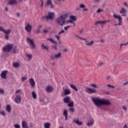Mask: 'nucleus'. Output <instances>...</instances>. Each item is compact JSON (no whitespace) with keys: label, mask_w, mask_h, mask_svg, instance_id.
Returning a JSON list of instances; mask_svg holds the SVG:
<instances>
[{"label":"nucleus","mask_w":128,"mask_h":128,"mask_svg":"<svg viewBox=\"0 0 128 128\" xmlns=\"http://www.w3.org/2000/svg\"><path fill=\"white\" fill-rule=\"evenodd\" d=\"M92 100L94 106L98 108L102 106H110L112 104L110 100L108 99H100L98 97H93L92 98Z\"/></svg>","instance_id":"obj_1"},{"label":"nucleus","mask_w":128,"mask_h":128,"mask_svg":"<svg viewBox=\"0 0 128 128\" xmlns=\"http://www.w3.org/2000/svg\"><path fill=\"white\" fill-rule=\"evenodd\" d=\"M68 14L66 13L63 14L56 19V22L60 26H64V24H66V20L68 18Z\"/></svg>","instance_id":"obj_2"},{"label":"nucleus","mask_w":128,"mask_h":128,"mask_svg":"<svg viewBox=\"0 0 128 128\" xmlns=\"http://www.w3.org/2000/svg\"><path fill=\"white\" fill-rule=\"evenodd\" d=\"M70 20H68L66 22L67 24H72V26H76V23L74 22H76L78 18L74 15H71L69 17Z\"/></svg>","instance_id":"obj_3"},{"label":"nucleus","mask_w":128,"mask_h":128,"mask_svg":"<svg viewBox=\"0 0 128 128\" xmlns=\"http://www.w3.org/2000/svg\"><path fill=\"white\" fill-rule=\"evenodd\" d=\"M113 18H115L116 20H118V24H114L115 26H121L122 22V16L115 14H113Z\"/></svg>","instance_id":"obj_4"},{"label":"nucleus","mask_w":128,"mask_h":128,"mask_svg":"<svg viewBox=\"0 0 128 128\" xmlns=\"http://www.w3.org/2000/svg\"><path fill=\"white\" fill-rule=\"evenodd\" d=\"M14 44H7L2 48V50L3 52H10Z\"/></svg>","instance_id":"obj_5"},{"label":"nucleus","mask_w":128,"mask_h":128,"mask_svg":"<svg viewBox=\"0 0 128 128\" xmlns=\"http://www.w3.org/2000/svg\"><path fill=\"white\" fill-rule=\"evenodd\" d=\"M54 12H49L48 13V14L47 16H43L42 18H45L46 20L48 21L49 20H52V18H54Z\"/></svg>","instance_id":"obj_6"},{"label":"nucleus","mask_w":128,"mask_h":128,"mask_svg":"<svg viewBox=\"0 0 128 128\" xmlns=\"http://www.w3.org/2000/svg\"><path fill=\"white\" fill-rule=\"evenodd\" d=\"M60 58H62V53L60 52L55 54L54 55H52L50 57V60H52Z\"/></svg>","instance_id":"obj_7"},{"label":"nucleus","mask_w":128,"mask_h":128,"mask_svg":"<svg viewBox=\"0 0 128 128\" xmlns=\"http://www.w3.org/2000/svg\"><path fill=\"white\" fill-rule=\"evenodd\" d=\"M27 42H29V44H30V46L33 49L36 48V44H34V40L28 38Z\"/></svg>","instance_id":"obj_8"},{"label":"nucleus","mask_w":128,"mask_h":128,"mask_svg":"<svg viewBox=\"0 0 128 128\" xmlns=\"http://www.w3.org/2000/svg\"><path fill=\"white\" fill-rule=\"evenodd\" d=\"M32 26L30 24V23H28L25 26V30L28 32H32Z\"/></svg>","instance_id":"obj_9"},{"label":"nucleus","mask_w":128,"mask_h":128,"mask_svg":"<svg viewBox=\"0 0 128 128\" xmlns=\"http://www.w3.org/2000/svg\"><path fill=\"white\" fill-rule=\"evenodd\" d=\"M14 102L16 104H20L22 102V96L20 95H16L14 99Z\"/></svg>","instance_id":"obj_10"},{"label":"nucleus","mask_w":128,"mask_h":128,"mask_svg":"<svg viewBox=\"0 0 128 128\" xmlns=\"http://www.w3.org/2000/svg\"><path fill=\"white\" fill-rule=\"evenodd\" d=\"M94 44V40L88 41V40H86L85 44L86 46H92Z\"/></svg>","instance_id":"obj_11"},{"label":"nucleus","mask_w":128,"mask_h":128,"mask_svg":"<svg viewBox=\"0 0 128 128\" xmlns=\"http://www.w3.org/2000/svg\"><path fill=\"white\" fill-rule=\"evenodd\" d=\"M8 74V70H4L0 74V77L4 80H6V74Z\"/></svg>","instance_id":"obj_12"},{"label":"nucleus","mask_w":128,"mask_h":128,"mask_svg":"<svg viewBox=\"0 0 128 128\" xmlns=\"http://www.w3.org/2000/svg\"><path fill=\"white\" fill-rule=\"evenodd\" d=\"M86 92L88 94H96V90L95 89L88 88L86 90Z\"/></svg>","instance_id":"obj_13"},{"label":"nucleus","mask_w":128,"mask_h":128,"mask_svg":"<svg viewBox=\"0 0 128 128\" xmlns=\"http://www.w3.org/2000/svg\"><path fill=\"white\" fill-rule=\"evenodd\" d=\"M110 22V20H106L104 21H97L96 22H95V24L96 26H98V24H106V22Z\"/></svg>","instance_id":"obj_14"},{"label":"nucleus","mask_w":128,"mask_h":128,"mask_svg":"<svg viewBox=\"0 0 128 128\" xmlns=\"http://www.w3.org/2000/svg\"><path fill=\"white\" fill-rule=\"evenodd\" d=\"M18 52V48L16 46H13L12 48L11 49L10 52L12 54H17V52Z\"/></svg>","instance_id":"obj_15"},{"label":"nucleus","mask_w":128,"mask_h":128,"mask_svg":"<svg viewBox=\"0 0 128 128\" xmlns=\"http://www.w3.org/2000/svg\"><path fill=\"white\" fill-rule=\"evenodd\" d=\"M29 82L30 84V86L34 88L36 86V82H34V80L32 78H30L29 79Z\"/></svg>","instance_id":"obj_16"},{"label":"nucleus","mask_w":128,"mask_h":128,"mask_svg":"<svg viewBox=\"0 0 128 128\" xmlns=\"http://www.w3.org/2000/svg\"><path fill=\"white\" fill-rule=\"evenodd\" d=\"M94 119L92 118H90L86 124V126H92V124H94Z\"/></svg>","instance_id":"obj_17"},{"label":"nucleus","mask_w":128,"mask_h":128,"mask_svg":"<svg viewBox=\"0 0 128 128\" xmlns=\"http://www.w3.org/2000/svg\"><path fill=\"white\" fill-rule=\"evenodd\" d=\"M22 128H28V123L26 120L22 122Z\"/></svg>","instance_id":"obj_18"},{"label":"nucleus","mask_w":128,"mask_h":128,"mask_svg":"<svg viewBox=\"0 0 128 128\" xmlns=\"http://www.w3.org/2000/svg\"><path fill=\"white\" fill-rule=\"evenodd\" d=\"M73 122H74V124H78V126H82V122L76 119H74L73 120Z\"/></svg>","instance_id":"obj_19"},{"label":"nucleus","mask_w":128,"mask_h":128,"mask_svg":"<svg viewBox=\"0 0 128 128\" xmlns=\"http://www.w3.org/2000/svg\"><path fill=\"white\" fill-rule=\"evenodd\" d=\"M20 66V62H14L12 64V66L14 68H19V66Z\"/></svg>","instance_id":"obj_20"},{"label":"nucleus","mask_w":128,"mask_h":128,"mask_svg":"<svg viewBox=\"0 0 128 128\" xmlns=\"http://www.w3.org/2000/svg\"><path fill=\"white\" fill-rule=\"evenodd\" d=\"M64 102H65V104H68V103H70V97L66 96V97L64 98Z\"/></svg>","instance_id":"obj_21"},{"label":"nucleus","mask_w":128,"mask_h":128,"mask_svg":"<svg viewBox=\"0 0 128 128\" xmlns=\"http://www.w3.org/2000/svg\"><path fill=\"white\" fill-rule=\"evenodd\" d=\"M47 40L52 42V44H58V42H56V41L52 39V38H47Z\"/></svg>","instance_id":"obj_22"},{"label":"nucleus","mask_w":128,"mask_h":128,"mask_svg":"<svg viewBox=\"0 0 128 128\" xmlns=\"http://www.w3.org/2000/svg\"><path fill=\"white\" fill-rule=\"evenodd\" d=\"M64 96H68V94H70V90L66 89L64 90Z\"/></svg>","instance_id":"obj_23"},{"label":"nucleus","mask_w":128,"mask_h":128,"mask_svg":"<svg viewBox=\"0 0 128 128\" xmlns=\"http://www.w3.org/2000/svg\"><path fill=\"white\" fill-rule=\"evenodd\" d=\"M46 4V6H50L51 8H54V5H52V0H48Z\"/></svg>","instance_id":"obj_24"},{"label":"nucleus","mask_w":128,"mask_h":128,"mask_svg":"<svg viewBox=\"0 0 128 128\" xmlns=\"http://www.w3.org/2000/svg\"><path fill=\"white\" fill-rule=\"evenodd\" d=\"M63 116H65L66 120H68V110H64L63 112Z\"/></svg>","instance_id":"obj_25"},{"label":"nucleus","mask_w":128,"mask_h":128,"mask_svg":"<svg viewBox=\"0 0 128 128\" xmlns=\"http://www.w3.org/2000/svg\"><path fill=\"white\" fill-rule=\"evenodd\" d=\"M46 92H52V87L50 86H47L46 88Z\"/></svg>","instance_id":"obj_26"},{"label":"nucleus","mask_w":128,"mask_h":128,"mask_svg":"<svg viewBox=\"0 0 128 128\" xmlns=\"http://www.w3.org/2000/svg\"><path fill=\"white\" fill-rule=\"evenodd\" d=\"M70 87L71 88L73 89L74 90H75V92L78 91V88H76V86H74V85L72 84H70Z\"/></svg>","instance_id":"obj_27"},{"label":"nucleus","mask_w":128,"mask_h":128,"mask_svg":"<svg viewBox=\"0 0 128 128\" xmlns=\"http://www.w3.org/2000/svg\"><path fill=\"white\" fill-rule=\"evenodd\" d=\"M44 128H50V122L44 123Z\"/></svg>","instance_id":"obj_28"},{"label":"nucleus","mask_w":128,"mask_h":128,"mask_svg":"<svg viewBox=\"0 0 128 128\" xmlns=\"http://www.w3.org/2000/svg\"><path fill=\"white\" fill-rule=\"evenodd\" d=\"M120 14H126V10L124 8H122L121 10H120Z\"/></svg>","instance_id":"obj_29"},{"label":"nucleus","mask_w":128,"mask_h":128,"mask_svg":"<svg viewBox=\"0 0 128 128\" xmlns=\"http://www.w3.org/2000/svg\"><path fill=\"white\" fill-rule=\"evenodd\" d=\"M6 112H10V110H11L10 105L8 104L6 106Z\"/></svg>","instance_id":"obj_30"},{"label":"nucleus","mask_w":128,"mask_h":128,"mask_svg":"<svg viewBox=\"0 0 128 128\" xmlns=\"http://www.w3.org/2000/svg\"><path fill=\"white\" fill-rule=\"evenodd\" d=\"M8 4L10 5L16 4V0H10Z\"/></svg>","instance_id":"obj_31"},{"label":"nucleus","mask_w":128,"mask_h":128,"mask_svg":"<svg viewBox=\"0 0 128 128\" xmlns=\"http://www.w3.org/2000/svg\"><path fill=\"white\" fill-rule=\"evenodd\" d=\"M74 38H78V40H86V38H84L82 37H80L78 36L76 34L74 36Z\"/></svg>","instance_id":"obj_32"},{"label":"nucleus","mask_w":128,"mask_h":128,"mask_svg":"<svg viewBox=\"0 0 128 128\" xmlns=\"http://www.w3.org/2000/svg\"><path fill=\"white\" fill-rule=\"evenodd\" d=\"M42 48L44 50H46L47 52H48L50 50H48V48L47 46H44V43H42Z\"/></svg>","instance_id":"obj_33"},{"label":"nucleus","mask_w":128,"mask_h":128,"mask_svg":"<svg viewBox=\"0 0 128 128\" xmlns=\"http://www.w3.org/2000/svg\"><path fill=\"white\" fill-rule=\"evenodd\" d=\"M10 32H12V30H4V34H10Z\"/></svg>","instance_id":"obj_34"},{"label":"nucleus","mask_w":128,"mask_h":128,"mask_svg":"<svg viewBox=\"0 0 128 128\" xmlns=\"http://www.w3.org/2000/svg\"><path fill=\"white\" fill-rule=\"evenodd\" d=\"M32 96L34 100H36V94L34 92H32Z\"/></svg>","instance_id":"obj_35"},{"label":"nucleus","mask_w":128,"mask_h":128,"mask_svg":"<svg viewBox=\"0 0 128 128\" xmlns=\"http://www.w3.org/2000/svg\"><path fill=\"white\" fill-rule=\"evenodd\" d=\"M26 56H27V58L29 60H32V54H26Z\"/></svg>","instance_id":"obj_36"},{"label":"nucleus","mask_w":128,"mask_h":128,"mask_svg":"<svg viewBox=\"0 0 128 128\" xmlns=\"http://www.w3.org/2000/svg\"><path fill=\"white\" fill-rule=\"evenodd\" d=\"M79 7L80 8H86V6L83 4H80Z\"/></svg>","instance_id":"obj_37"},{"label":"nucleus","mask_w":128,"mask_h":128,"mask_svg":"<svg viewBox=\"0 0 128 128\" xmlns=\"http://www.w3.org/2000/svg\"><path fill=\"white\" fill-rule=\"evenodd\" d=\"M40 0V6L42 8H44V0Z\"/></svg>","instance_id":"obj_38"},{"label":"nucleus","mask_w":128,"mask_h":128,"mask_svg":"<svg viewBox=\"0 0 128 128\" xmlns=\"http://www.w3.org/2000/svg\"><path fill=\"white\" fill-rule=\"evenodd\" d=\"M68 106H74V102H70L69 104H68Z\"/></svg>","instance_id":"obj_39"},{"label":"nucleus","mask_w":128,"mask_h":128,"mask_svg":"<svg viewBox=\"0 0 128 128\" xmlns=\"http://www.w3.org/2000/svg\"><path fill=\"white\" fill-rule=\"evenodd\" d=\"M69 110L70 112H74V108H70Z\"/></svg>","instance_id":"obj_40"},{"label":"nucleus","mask_w":128,"mask_h":128,"mask_svg":"<svg viewBox=\"0 0 128 128\" xmlns=\"http://www.w3.org/2000/svg\"><path fill=\"white\" fill-rule=\"evenodd\" d=\"M58 44H55L54 46H52V48H54V50H58Z\"/></svg>","instance_id":"obj_41"},{"label":"nucleus","mask_w":128,"mask_h":128,"mask_svg":"<svg viewBox=\"0 0 128 128\" xmlns=\"http://www.w3.org/2000/svg\"><path fill=\"white\" fill-rule=\"evenodd\" d=\"M104 12V10H101L100 8H98V10H97V11H96V12H97V14H100V12Z\"/></svg>","instance_id":"obj_42"},{"label":"nucleus","mask_w":128,"mask_h":128,"mask_svg":"<svg viewBox=\"0 0 128 128\" xmlns=\"http://www.w3.org/2000/svg\"><path fill=\"white\" fill-rule=\"evenodd\" d=\"M14 128H20V125L18 124H14Z\"/></svg>","instance_id":"obj_43"},{"label":"nucleus","mask_w":128,"mask_h":128,"mask_svg":"<svg viewBox=\"0 0 128 128\" xmlns=\"http://www.w3.org/2000/svg\"><path fill=\"white\" fill-rule=\"evenodd\" d=\"M64 32H66L64 31V30H62L61 31L59 32L58 33V34H64Z\"/></svg>","instance_id":"obj_44"},{"label":"nucleus","mask_w":128,"mask_h":128,"mask_svg":"<svg viewBox=\"0 0 128 128\" xmlns=\"http://www.w3.org/2000/svg\"><path fill=\"white\" fill-rule=\"evenodd\" d=\"M0 114L2 116H6V112L4 111H0Z\"/></svg>","instance_id":"obj_45"},{"label":"nucleus","mask_w":128,"mask_h":128,"mask_svg":"<svg viewBox=\"0 0 128 128\" xmlns=\"http://www.w3.org/2000/svg\"><path fill=\"white\" fill-rule=\"evenodd\" d=\"M126 44H128L126 42V43H124V44H120V50H122V46H126Z\"/></svg>","instance_id":"obj_46"},{"label":"nucleus","mask_w":128,"mask_h":128,"mask_svg":"<svg viewBox=\"0 0 128 128\" xmlns=\"http://www.w3.org/2000/svg\"><path fill=\"white\" fill-rule=\"evenodd\" d=\"M28 80V78L26 76H24L22 78V82H24V80Z\"/></svg>","instance_id":"obj_47"},{"label":"nucleus","mask_w":128,"mask_h":128,"mask_svg":"<svg viewBox=\"0 0 128 128\" xmlns=\"http://www.w3.org/2000/svg\"><path fill=\"white\" fill-rule=\"evenodd\" d=\"M64 2V0H58V2L55 1L54 2L55 4H59L60 2Z\"/></svg>","instance_id":"obj_48"},{"label":"nucleus","mask_w":128,"mask_h":128,"mask_svg":"<svg viewBox=\"0 0 128 128\" xmlns=\"http://www.w3.org/2000/svg\"><path fill=\"white\" fill-rule=\"evenodd\" d=\"M4 93V89L0 88V94H2Z\"/></svg>","instance_id":"obj_49"},{"label":"nucleus","mask_w":128,"mask_h":128,"mask_svg":"<svg viewBox=\"0 0 128 128\" xmlns=\"http://www.w3.org/2000/svg\"><path fill=\"white\" fill-rule=\"evenodd\" d=\"M70 28V26H68L65 27H64V30H68V28Z\"/></svg>","instance_id":"obj_50"},{"label":"nucleus","mask_w":128,"mask_h":128,"mask_svg":"<svg viewBox=\"0 0 128 128\" xmlns=\"http://www.w3.org/2000/svg\"><path fill=\"white\" fill-rule=\"evenodd\" d=\"M40 32V28H38V30L35 32L36 34H38Z\"/></svg>","instance_id":"obj_51"},{"label":"nucleus","mask_w":128,"mask_h":128,"mask_svg":"<svg viewBox=\"0 0 128 128\" xmlns=\"http://www.w3.org/2000/svg\"><path fill=\"white\" fill-rule=\"evenodd\" d=\"M55 37L56 38V40H60V36L58 35H56Z\"/></svg>","instance_id":"obj_52"},{"label":"nucleus","mask_w":128,"mask_h":128,"mask_svg":"<svg viewBox=\"0 0 128 128\" xmlns=\"http://www.w3.org/2000/svg\"><path fill=\"white\" fill-rule=\"evenodd\" d=\"M4 28L2 26H0V32H4Z\"/></svg>","instance_id":"obj_53"},{"label":"nucleus","mask_w":128,"mask_h":128,"mask_svg":"<svg viewBox=\"0 0 128 128\" xmlns=\"http://www.w3.org/2000/svg\"><path fill=\"white\" fill-rule=\"evenodd\" d=\"M107 86H108V88H114V86L110 85V84H108V85H107Z\"/></svg>","instance_id":"obj_54"},{"label":"nucleus","mask_w":128,"mask_h":128,"mask_svg":"<svg viewBox=\"0 0 128 128\" xmlns=\"http://www.w3.org/2000/svg\"><path fill=\"white\" fill-rule=\"evenodd\" d=\"M91 86H92V88H98V86H96V84H91Z\"/></svg>","instance_id":"obj_55"},{"label":"nucleus","mask_w":128,"mask_h":128,"mask_svg":"<svg viewBox=\"0 0 128 128\" xmlns=\"http://www.w3.org/2000/svg\"><path fill=\"white\" fill-rule=\"evenodd\" d=\"M79 32H80V34H82V32H84V29L82 28V29L80 30L79 31Z\"/></svg>","instance_id":"obj_56"},{"label":"nucleus","mask_w":128,"mask_h":128,"mask_svg":"<svg viewBox=\"0 0 128 128\" xmlns=\"http://www.w3.org/2000/svg\"><path fill=\"white\" fill-rule=\"evenodd\" d=\"M5 38H6V40H8V34L5 35Z\"/></svg>","instance_id":"obj_57"},{"label":"nucleus","mask_w":128,"mask_h":128,"mask_svg":"<svg viewBox=\"0 0 128 128\" xmlns=\"http://www.w3.org/2000/svg\"><path fill=\"white\" fill-rule=\"evenodd\" d=\"M122 109L124 110H126V106H123L122 107Z\"/></svg>","instance_id":"obj_58"},{"label":"nucleus","mask_w":128,"mask_h":128,"mask_svg":"<svg viewBox=\"0 0 128 128\" xmlns=\"http://www.w3.org/2000/svg\"><path fill=\"white\" fill-rule=\"evenodd\" d=\"M126 13H123V14H121L122 16H126Z\"/></svg>","instance_id":"obj_59"},{"label":"nucleus","mask_w":128,"mask_h":128,"mask_svg":"<svg viewBox=\"0 0 128 128\" xmlns=\"http://www.w3.org/2000/svg\"><path fill=\"white\" fill-rule=\"evenodd\" d=\"M83 10H84V12H88V8H84V9H83Z\"/></svg>","instance_id":"obj_60"},{"label":"nucleus","mask_w":128,"mask_h":128,"mask_svg":"<svg viewBox=\"0 0 128 128\" xmlns=\"http://www.w3.org/2000/svg\"><path fill=\"white\" fill-rule=\"evenodd\" d=\"M124 6H126V8H128V5L126 2H124Z\"/></svg>","instance_id":"obj_61"},{"label":"nucleus","mask_w":128,"mask_h":128,"mask_svg":"<svg viewBox=\"0 0 128 128\" xmlns=\"http://www.w3.org/2000/svg\"><path fill=\"white\" fill-rule=\"evenodd\" d=\"M20 92V90H17L16 92V94H18V92Z\"/></svg>","instance_id":"obj_62"},{"label":"nucleus","mask_w":128,"mask_h":128,"mask_svg":"<svg viewBox=\"0 0 128 128\" xmlns=\"http://www.w3.org/2000/svg\"><path fill=\"white\" fill-rule=\"evenodd\" d=\"M80 10V8L78 7L76 8V10L78 12V11Z\"/></svg>","instance_id":"obj_63"},{"label":"nucleus","mask_w":128,"mask_h":128,"mask_svg":"<svg viewBox=\"0 0 128 128\" xmlns=\"http://www.w3.org/2000/svg\"><path fill=\"white\" fill-rule=\"evenodd\" d=\"M124 128H128V125L125 124L124 126Z\"/></svg>","instance_id":"obj_64"}]
</instances>
